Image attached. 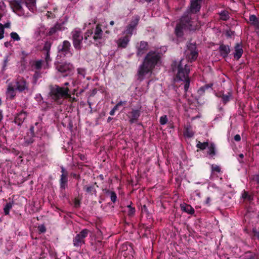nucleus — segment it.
Wrapping results in <instances>:
<instances>
[{
	"mask_svg": "<svg viewBox=\"0 0 259 259\" xmlns=\"http://www.w3.org/2000/svg\"><path fill=\"white\" fill-rule=\"evenodd\" d=\"M13 86L15 88L16 90L20 93L28 90V84L25 79L23 77L17 78Z\"/></svg>",
	"mask_w": 259,
	"mask_h": 259,
	"instance_id": "12",
	"label": "nucleus"
},
{
	"mask_svg": "<svg viewBox=\"0 0 259 259\" xmlns=\"http://www.w3.org/2000/svg\"><path fill=\"white\" fill-rule=\"evenodd\" d=\"M219 51L221 56L226 58L230 53V48L228 45L221 44L219 48Z\"/></svg>",
	"mask_w": 259,
	"mask_h": 259,
	"instance_id": "23",
	"label": "nucleus"
},
{
	"mask_svg": "<svg viewBox=\"0 0 259 259\" xmlns=\"http://www.w3.org/2000/svg\"><path fill=\"white\" fill-rule=\"evenodd\" d=\"M249 21L251 24L257 26L259 25V21L257 17L254 15H251L249 16Z\"/></svg>",
	"mask_w": 259,
	"mask_h": 259,
	"instance_id": "30",
	"label": "nucleus"
},
{
	"mask_svg": "<svg viewBox=\"0 0 259 259\" xmlns=\"http://www.w3.org/2000/svg\"><path fill=\"white\" fill-rule=\"evenodd\" d=\"M80 205V201L78 199H75L74 201V206L75 207H78Z\"/></svg>",
	"mask_w": 259,
	"mask_h": 259,
	"instance_id": "53",
	"label": "nucleus"
},
{
	"mask_svg": "<svg viewBox=\"0 0 259 259\" xmlns=\"http://www.w3.org/2000/svg\"><path fill=\"white\" fill-rule=\"evenodd\" d=\"M58 52L60 57H71L73 52L70 42L67 40H64L62 44L58 46Z\"/></svg>",
	"mask_w": 259,
	"mask_h": 259,
	"instance_id": "8",
	"label": "nucleus"
},
{
	"mask_svg": "<svg viewBox=\"0 0 259 259\" xmlns=\"http://www.w3.org/2000/svg\"><path fill=\"white\" fill-rule=\"evenodd\" d=\"M34 137H31L29 134H27V136L25 137V142L27 144H31L34 142Z\"/></svg>",
	"mask_w": 259,
	"mask_h": 259,
	"instance_id": "36",
	"label": "nucleus"
},
{
	"mask_svg": "<svg viewBox=\"0 0 259 259\" xmlns=\"http://www.w3.org/2000/svg\"><path fill=\"white\" fill-rule=\"evenodd\" d=\"M187 50L186 51V53L188 58L191 62L195 61L198 57V52L196 50V44L189 42L188 44Z\"/></svg>",
	"mask_w": 259,
	"mask_h": 259,
	"instance_id": "10",
	"label": "nucleus"
},
{
	"mask_svg": "<svg viewBox=\"0 0 259 259\" xmlns=\"http://www.w3.org/2000/svg\"><path fill=\"white\" fill-rule=\"evenodd\" d=\"M137 55L141 56L148 50V44L144 41H141L139 46H137Z\"/></svg>",
	"mask_w": 259,
	"mask_h": 259,
	"instance_id": "18",
	"label": "nucleus"
},
{
	"mask_svg": "<svg viewBox=\"0 0 259 259\" xmlns=\"http://www.w3.org/2000/svg\"><path fill=\"white\" fill-rule=\"evenodd\" d=\"M185 82V85H184V90L186 92L190 85V79L189 77L187 78L186 79L183 80Z\"/></svg>",
	"mask_w": 259,
	"mask_h": 259,
	"instance_id": "44",
	"label": "nucleus"
},
{
	"mask_svg": "<svg viewBox=\"0 0 259 259\" xmlns=\"http://www.w3.org/2000/svg\"><path fill=\"white\" fill-rule=\"evenodd\" d=\"M231 96V94L230 93H228L227 95L223 94L222 96V99L223 103L224 104L227 103L230 100Z\"/></svg>",
	"mask_w": 259,
	"mask_h": 259,
	"instance_id": "37",
	"label": "nucleus"
},
{
	"mask_svg": "<svg viewBox=\"0 0 259 259\" xmlns=\"http://www.w3.org/2000/svg\"><path fill=\"white\" fill-rule=\"evenodd\" d=\"M106 194L110 196L111 200L112 202L115 203L117 200V195L115 192L107 190L106 192Z\"/></svg>",
	"mask_w": 259,
	"mask_h": 259,
	"instance_id": "29",
	"label": "nucleus"
},
{
	"mask_svg": "<svg viewBox=\"0 0 259 259\" xmlns=\"http://www.w3.org/2000/svg\"><path fill=\"white\" fill-rule=\"evenodd\" d=\"M181 208L183 211L189 214H193L195 212L194 209L189 204L186 203L181 204Z\"/></svg>",
	"mask_w": 259,
	"mask_h": 259,
	"instance_id": "26",
	"label": "nucleus"
},
{
	"mask_svg": "<svg viewBox=\"0 0 259 259\" xmlns=\"http://www.w3.org/2000/svg\"><path fill=\"white\" fill-rule=\"evenodd\" d=\"M211 168L212 172H221V168L218 165L212 164L211 166Z\"/></svg>",
	"mask_w": 259,
	"mask_h": 259,
	"instance_id": "42",
	"label": "nucleus"
},
{
	"mask_svg": "<svg viewBox=\"0 0 259 259\" xmlns=\"http://www.w3.org/2000/svg\"><path fill=\"white\" fill-rule=\"evenodd\" d=\"M232 33L233 32L231 31H227L226 32V35L229 37H231Z\"/></svg>",
	"mask_w": 259,
	"mask_h": 259,
	"instance_id": "60",
	"label": "nucleus"
},
{
	"mask_svg": "<svg viewBox=\"0 0 259 259\" xmlns=\"http://www.w3.org/2000/svg\"><path fill=\"white\" fill-rule=\"evenodd\" d=\"M242 198L243 199H247L248 200H252V196L249 195L248 192L244 191L242 194Z\"/></svg>",
	"mask_w": 259,
	"mask_h": 259,
	"instance_id": "38",
	"label": "nucleus"
},
{
	"mask_svg": "<svg viewBox=\"0 0 259 259\" xmlns=\"http://www.w3.org/2000/svg\"><path fill=\"white\" fill-rule=\"evenodd\" d=\"M68 174H65V175L64 174H61L60 176V189L61 191L64 190L67 186V182H68Z\"/></svg>",
	"mask_w": 259,
	"mask_h": 259,
	"instance_id": "25",
	"label": "nucleus"
},
{
	"mask_svg": "<svg viewBox=\"0 0 259 259\" xmlns=\"http://www.w3.org/2000/svg\"><path fill=\"white\" fill-rule=\"evenodd\" d=\"M36 0H25V3L21 0H14L11 5L18 11L22 13L23 11V5L27 8L30 11L33 12L35 10Z\"/></svg>",
	"mask_w": 259,
	"mask_h": 259,
	"instance_id": "5",
	"label": "nucleus"
},
{
	"mask_svg": "<svg viewBox=\"0 0 259 259\" xmlns=\"http://www.w3.org/2000/svg\"><path fill=\"white\" fill-rule=\"evenodd\" d=\"M128 211L127 214L128 216L132 217L134 215L135 213V207H132L130 205H127Z\"/></svg>",
	"mask_w": 259,
	"mask_h": 259,
	"instance_id": "39",
	"label": "nucleus"
},
{
	"mask_svg": "<svg viewBox=\"0 0 259 259\" xmlns=\"http://www.w3.org/2000/svg\"><path fill=\"white\" fill-rule=\"evenodd\" d=\"M212 85H213L212 83H209V84H205V85L203 86V87L206 90L209 88H211L212 87Z\"/></svg>",
	"mask_w": 259,
	"mask_h": 259,
	"instance_id": "52",
	"label": "nucleus"
},
{
	"mask_svg": "<svg viewBox=\"0 0 259 259\" xmlns=\"http://www.w3.org/2000/svg\"><path fill=\"white\" fill-rule=\"evenodd\" d=\"M27 134L30 135L31 137H35V127L34 126H31L29 132Z\"/></svg>",
	"mask_w": 259,
	"mask_h": 259,
	"instance_id": "48",
	"label": "nucleus"
},
{
	"mask_svg": "<svg viewBox=\"0 0 259 259\" xmlns=\"http://www.w3.org/2000/svg\"><path fill=\"white\" fill-rule=\"evenodd\" d=\"M234 140L237 141V142H239L241 140V137H240V136L239 135H236L234 137Z\"/></svg>",
	"mask_w": 259,
	"mask_h": 259,
	"instance_id": "51",
	"label": "nucleus"
},
{
	"mask_svg": "<svg viewBox=\"0 0 259 259\" xmlns=\"http://www.w3.org/2000/svg\"><path fill=\"white\" fill-rule=\"evenodd\" d=\"M208 145H209V143L208 142H201L200 141L198 142V143H197V145H196V147L200 149V150H204L206 148H207V147H208Z\"/></svg>",
	"mask_w": 259,
	"mask_h": 259,
	"instance_id": "32",
	"label": "nucleus"
},
{
	"mask_svg": "<svg viewBox=\"0 0 259 259\" xmlns=\"http://www.w3.org/2000/svg\"><path fill=\"white\" fill-rule=\"evenodd\" d=\"M187 30L183 25L180 23H178L175 29V33L178 37H182L184 35V30Z\"/></svg>",
	"mask_w": 259,
	"mask_h": 259,
	"instance_id": "24",
	"label": "nucleus"
},
{
	"mask_svg": "<svg viewBox=\"0 0 259 259\" xmlns=\"http://www.w3.org/2000/svg\"><path fill=\"white\" fill-rule=\"evenodd\" d=\"M205 91V89L201 87L198 90V93L200 95H202Z\"/></svg>",
	"mask_w": 259,
	"mask_h": 259,
	"instance_id": "50",
	"label": "nucleus"
},
{
	"mask_svg": "<svg viewBox=\"0 0 259 259\" xmlns=\"http://www.w3.org/2000/svg\"><path fill=\"white\" fill-rule=\"evenodd\" d=\"M49 95L52 99L59 104L62 103L63 99L71 98L69 89L58 85L50 87Z\"/></svg>",
	"mask_w": 259,
	"mask_h": 259,
	"instance_id": "3",
	"label": "nucleus"
},
{
	"mask_svg": "<svg viewBox=\"0 0 259 259\" xmlns=\"http://www.w3.org/2000/svg\"><path fill=\"white\" fill-rule=\"evenodd\" d=\"M115 111L113 109H112V110L110 111V114L111 115H113L115 113Z\"/></svg>",
	"mask_w": 259,
	"mask_h": 259,
	"instance_id": "63",
	"label": "nucleus"
},
{
	"mask_svg": "<svg viewBox=\"0 0 259 259\" xmlns=\"http://www.w3.org/2000/svg\"><path fill=\"white\" fill-rule=\"evenodd\" d=\"M34 67L36 69L39 70L42 67V61L38 60L36 61L34 64Z\"/></svg>",
	"mask_w": 259,
	"mask_h": 259,
	"instance_id": "45",
	"label": "nucleus"
},
{
	"mask_svg": "<svg viewBox=\"0 0 259 259\" xmlns=\"http://www.w3.org/2000/svg\"><path fill=\"white\" fill-rule=\"evenodd\" d=\"M167 118L166 115H163L160 118V123L161 125H164L167 122Z\"/></svg>",
	"mask_w": 259,
	"mask_h": 259,
	"instance_id": "43",
	"label": "nucleus"
},
{
	"mask_svg": "<svg viewBox=\"0 0 259 259\" xmlns=\"http://www.w3.org/2000/svg\"><path fill=\"white\" fill-rule=\"evenodd\" d=\"M103 31L101 29L100 24H97L94 32L93 39L97 43H101L102 40L103 39Z\"/></svg>",
	"mask_w": 259,
	"mask_h": 259,
	"instance_id": "14",
	"label": "nucleus"
},
{
	"mask_svg": "<svg viewBox=\"0 0 259 259\" xmlns=\"http://www.w3.org/2000/svg\"><path fill=\"white\" fill-rule=\"evenodd\" d=\"M16 91L15 88L12 84H9L6 91L7 98L10 100L14 99L16 95Z\"/></svg>",
	"mask_w": 259,
	"mask_h": 259,
	"instance_id": "21",
	"label": "nucleus"
},
{
	"mask_svg": "<svg viewBox=\"0 0 259 259\" xmlns=\"http://www.w3.org/2000/svg\"><path fill=\"white\" fill-rule=\"evenodd\" d=\"M90 231L87 229L82 230L79 233L77 234L73 239V244L75 247H80L85 244L84 239L88 236Z\"/></svg>",
	"mask_w": 259,
	"mask_h": 259,
	"instance_id": "9",
	"label": "nucleus"
},
{
	"mask_svg": "<svg viewBox=\"0 0 259 259\" xmlns=\"http://www.w3.org/2000/svg\"><path fill=\"white\" fill-rule=\"evenodd\" d=\"M252 232L253 234V237L259 240V231H257L256 228L254 227L252 229Z\"/></svg>",
	"mask_w": 259,
	"mask_h": 259,
	"instance_id": "46",
	"label": "nucleus"
},
{
	"mask_svg": "<svg viewBox=\"0 0 259 259\" xmlns=\"http://www.w3.org/2000/svg\"><path fill=\"white\" fill-rule=\"evenodd\" d=\"M93 33V32L92 30H88L84 34V42H85V41L88 39V37L92 35Z\"/></svg>",
	"mask_w": 259,
	"mask_h": 259,
	"instance_id": "41",
	"label": "nucleus"
},
{
	"mask_svg": "<svg viewBox=\"0 0 259 259\" xmlns=\"http://www.w3.org/2000/svg\"><path fill=\"white\" fill-rule=\"evenodd\" d=\"M126 103V101H120L116 105L118 107H119V106H121L123 105V104H125Z\"/></svg>",
	"mask_w": 259,
	"mask_h": 259,
	"instance_id": "57",
	"label": "nucleus"
},
{
	"mask_svg": "<svg viewBox=\"0 0 259 259\" xmlns=\"http://www.w3.org/2000/svg\"><path fill=\"white\" fill-rule=\"evenodd\" d=\"M4 31L3 25L0 23V40L4 37Z\"/></svg>",
	"mask_w": 259,
	"mask_h": 259,
	"instance_id": "47",
	"label": "nucleus"
},
{
	"mask_svg": "<svg viewBox=\"0 0 259 259\" xmlns=\"http://www.w3.org/2000/svg\"><path fill=\"white\" fill-rule=\"evenodd\" d=\"M55 68L60 76L65 77L71 76L74 72V67L73 65L67 62L55 63Z\"/></svg>",
	"mask_w": 259,
	"mask_h": 259,
	"instance_id": "4",
	"label": "nucleus"
},
{
	"mask_svg": "<svg viewBox=\"0 0 259 259\" xmlns=\"http://www.w3.org/2000/svg\"><path fill=\"white\" fill-rule=\"evenodd\" d=\"M202 0H191V4L189 7V12L193 14H196L199 12Z\"/></svg>",
	"mask_w": 259,
	"mask_h": 259,
	"instance_id": "13",
	"label": "nucleus"
},
{
	"mask_svg": "<svg viewBox=\"0 0 259 259\" xmlns=\"http://www.w3.org/2000/svg\"><path fill=\"white\" fill-rule=\"evenodd\" d=\"M63 24L62 23H56L53 27H51L48 32L47 34L49 36L53 35L56 33H57L59 31L63 30Z\"/></svg>",
	"mask_w": 259,
	"mask_h": 259,
	"instance_id": "19",
	"label": "nucleus"
},
{
	"mask_svg": "<svg viewBox=\"0 0 259 259\" xmlns=\"http://www.w3.org/2000/svg\"><path fill=\"white\" fill-rule=\"evenodd\" d=\"M243 53L241 43H237L234 47V58L238 60L242 56Z\"/></svg>",
	"mask_w": 259,
	"mask_h": 259,
	"instance_id": "16",
	"label": "nucleus"
},
{
	"mask_svg": "<svg viewBox=\"0 0 259 259\" xmlns=\"http://www.w3.org/2000/svg\"><path fill=\"white\" fill-rule=\"evenodd\" d=\"M140 116V110L139 109H132L131 112V115L129 116V122L133 124L137 121Z\"/></svg>",
	"mask_w": 259,
	"mask_h": 259,
	"instance_id": "20",
	"label": "nucleus"
},
{
	"mask_svg": "<svg viewBox=\"0 0 259 259\" xmlns=\"http://www.w3.org/2000/svg\"><path fill=\"white\" fill-rule=\"evenodd\" d=\"M83 189L87 192L88 193H92V192H96V190L94 186H84L83 187Z\"/></svg>",
	"mask_w": 259,
	"mask_h": 259,
	"instance_id": "35",
	"label": "nucleus"
},
{
	"mask_svg": "<svg viewBox=\"0 0 259 259\" xmlns=\"http://www.w3.org/2000/svg\"><path fill=\"white\" fill-rule=\"evenodd\" d=\"M142 209L146 212H148L147 206L145 205H143V206L142 207Z\"/></svg>",
	"mask_w": 259,
	"mask_h": 259,
	"instance_id": "62",
	"label": "nucleus"
},
{
	"mask_svg": "<svg viewBox=\"0 0 259 259\" xmlns=\"http://www.w3.org/2000/svg\"><path fill=\"white\" fill-rule=\"evenodd\" d=\"M130 37L128 35H125L119 38L116 41L118 48H125L127 46L130 40Z\"/></svg>",
	"mask_w": 259,
	"mask_h": 259,
	"instance_id": "17",
	"label": "nucleus"
},
{
	"mask_svg": "<svg viewBox=\"0 0 259 259\" xmlns=\"http://www.w3.org/2000/svg\"><path fill=\"white\" fill-rule=\"evenodd\" d=\"M60 168L61 169V172L62 174H64V175H65V174H68L67 171H66L65 169L64 168V167L63 166H61Z\"/></svg>",
	"mask_w": 259,
	"mask_h": 259,
	"instance_id": "54",
	"label": "nucleus"
},
{
	"mask_svg": "<svg viewBox=\"0 0 259 259\" xmlns=\"http://www.w3.org/2000/svg\"><path fill=\"white\" fill-rule=\"evenodd\" d=\"M38 229L40 233H44L46 231V228L44 225L39 226Z\"/></svg>",
	"mask_w": 259,
	"mask_h": 259,
	"instance_id": "49",
	"label": "nucleus"
},
{
	"mask_svg": "<svg viewBox=\"0 0 259 259\" xmlns=\"http://www.w3.org/2000/svg\"><path fill=\"white\" fill-rule=\"evenodd\" d=\"M13 201L7 203L4 207V211L5 215L9 214L10 210L12 208Z\"/></svg>",
	"mask_w": 259,
	"mask_h": 259,
	"instance_id": "31",
	"label": "nucleus"
},
{
	"mask_svg": "<svg viewBox=\"0 0 259 259\" xmlns=\"http://www.w3.org/2000/svg\"><path fill=\"white\" fill-rule=\"evenodd\" d=\"M172 71L176 72V76L180 80H184L189 77L190 66L188 65L187 60L181 59L179 61H174L171 64Z\"/></svg>",
	"mask_w": 259,
	"mask_h": 259,
	"instance_id": "2",
	"label": "nucleus"
},
{
	"mask_svg": "<svg viewBox=\"0 0 259 259\" xmlns=\"http://www.w3.org/2000/svg\"><path fill=\"white\" fill-rule=\"evenodd\" d=\"M27 116V113L23 110L17 113L15 117L14 122L18 125L20 126L24 121Z\"/></svg>",
	"mask_w": 259,
	"mask_h": 259,
	"instance_id": "15",
	"label": "nucleus"
},
{
	"mask_svg": "<svg viewBox=\"0 0 259 259\" xmlns=\"http://www.w3.org/2000/svg\"><path fill=\"white\" fill-rule=\"evenodd\" d=\"M10 36L14 41H19L20 37L19 35L15 32H12L10 33Z\"/></svg>",
	"mask_w": 259,
	"mask_h": 259,
	"instance_id": "40",
	"label": "nucleus"
},
{
	"mask_svg": "<svg viewBox=\"0 0 259 259\" xmlns=\"http://www.w3.org/2000/svg\"><path fill=\"white\" fill-rule=\"evenodd\" d=\"M51 42L49 41H47L45 42L43 47V51H45V58L47 63H48L50 61H51V59L50 56V51L51 49Z\"/></svg>",
	"mask_w": 259,
	"mask_h": 259,
	"instance_id": "22",
	"label": "nucleus"
},
{
	"mask_svg": "<svg viewBox=\"0 0 259 259\" xmlns=\"http://www.w3.org/2000/svg\"><path fill=\"white\" fill-rule=\"evenodd\" d=\"M207 154L212 158L216 155V148L214 143H211L208 145Z\"/></svg>",
	"mask_w": 259,
	"mask_h": 259,
	"instance_id": "27",
	"label": "nucleus"
},
{
	"mask_svg": "<svg viewBox=\"0 0 259 259\" xmlns=\"http://www.w3.org/2000/svg\"><path fill=\"white\" fill-rule=\"evenodd\" d=\"M3 119V112H2V110H0V122L2 121Z\"/></svg>",
	"mask_w": 259,
	"mask_h": 259,
	"instance_id": "61",
	"label": "nucleus"
},
{
	"mask_svg": "<svg viewBox=\"0 0 259 259\" xmlns=\"http://www.w3.org/2000/svg\"><path fill=\"white\" fill-rule=\"evenodd\" d=\"M210 200H211L210 198L209 197H208L206 198V200H205V204H206V205H208V206H209V205H210Z\"/></svg>",
	"mask_w": 259,
	"mask_h": 259,
	"instance_id": "55",
	"label": "nucleus"
},
{
	"mask_svg": "<svg viewBox=\"0 0 259 259\" xmlns=\"http://www.w3.org/2000/svg\"><path fill=\"white\" fill-rule=\"evenodd\" d=\"M77 74L82 78H84L86 75V69L84 68H78L77 69Z\"/></svg>",
	"mask_w": 259,
	"mask_h": 259,
	"instance_id": "33",
	"label": "nucleus"
},
{
	"mask_svg": "<svg viewBox=\"0 0 259 259\" xmlns=\"http://www.w3.org/2000/svg\"><path fill=\"white\" fill-rule=\"evenodd\" d=\"M21 54L23 56V59L24 60L25 59V57H26V56H27L28 55V53L26 52L25 51H22L21 52Z\"/></svg>",
	"mask_w": 259,
	"mask_h": 259,
	"instance_id": "56",
	"label": "nucleus"
},
{
	"mask_svg": "<svg viewBox=\"0 0 259 259\" xmlns=\"http://www.w3.org/2000/svg\"><path fill=\"white\" fill-rule=\"evenodd\" d=\"M3 26H4V28H9L10 27V23H6Z\"/></svg>",
	"mask_w": 259,
	"mask_h": 259,
	"instance_id": "59",
	"label": "nucleus"
},
{
	"mask_svg": "<svg viewBox=\"0 0 259 259\" xmlns=\"http://www.w3.org/2000/svg\"><path fill=\"white\" fill-rule=\"evenodd\" d=\"M185 129L184 134L185 136L191 138L194 136V133L193 132L192 126L190 124H187L185 127Z\"/></svg>",
	"mask_w": 259,
	"mask_h": 259,
	"instance_id": "28",
	"label": "nucleus"
},
{
	"mask_svg": "<svg viewBox=\"0 0 259 259\" xmlns=\"http://www.w3.org/2000/svg\"><path fill=\"white\" fill-rule=\"evenodd\" d=\"M179 23L190 31H195L197 28V24L192 20L188 12L185 13L181 17Z\"/></svg>",
	"mask_w": 259,
	"mask_h": 259,
	"instance_id": "7",
	"label": "nucleus"
},
{
	"mask_svg": "<svg viewBox=\"0 0 259 259\" xmlns=\"http://www.w3.org/2000/svg\"><path fill=\"white\" fill-rule=\"evenodd\" d=\"M220 19L224 21L228 20L230 18L228 12L223 11L220 14Z\"/></svg>",
	"mask_w": 259,
	"mask_h": 259,
	"instance_id": "34",
	"label": "nucleus"
},
{
	"mask_svg": "<svg viewBox=\"0 0 259 259\" xmlns=\"http://www.w3.org/2000/svg\"><path fill=\"white\" fill-rule=\"evenodd\" d=\"M140 20V17L138 15L134 16L130 23L126 26V29L123 32L125 35H128L131 37L133 34V31L136 29Z\"/></svg>",
	"mask_w": 259,
	"mask_h": 259,
	"instance_id": "11",
	"label": "nucleus"
},
{
	"mask_svg": "<svg viewBox=\"0 0 259 259\" xmlns=\"http://www.w3.org/2000/svg\"><path fill=\"white\" fill-rule=\"evenodd\" d=\"M160 53L155 51H150L146 55L143 63L138 68L137 72L138 80L142 81L147 74L151 73L152 69L160 61Z\"/></svg>",
	"mask_w": 259,
	"mask_h": 259,
	"instance_id": "1",
	"label": "nucleus"
},
{
	"mask_svg": "<svg viewBox=\"0 0 259 259\" xmlns=\"http://www.w3.org/2000/svg\"><path fill=\"white\" fill-rule=\"evenodd\" d=\"M245 259H255V257L254 255H251L248 258H246Z\"/></svg>",
	"mask_w": 259,
	"mask_h": 259,
	"instance_id": "64",
	"label": "nucleus"
},
{
	"mask_svg": "<svg viewBox=\"0 0 259 259\" xmlns=\"http://www.w3.org/2000/svg\"><path fill=\"white\" fill-rule=\"evenodd\" d=\"M254 179L256 182L257 184L259 185V175L255 176Z\"/></svg>",
	"mask_w": 259,
	"mask_h": 259,
	"instance_id": "58",
	"label": "nucleus"
},
{
	"mask_svg": "<svg viewBox=\"0 0 259 259\" xmlns=\"http://www.w3.org/2000/svg\"><path fill=\"white\" fill-rule=\"evenodd\" d=\"M72 44L74 49L80 51L82 48V41L84 39L81 31L79 29H74L71 32Z\"/></svg>",
	"mask_w": 259,
	"mask_h": 259,
	"instance_id": "6",
	"label": "nucleus"
}]
</instances>
